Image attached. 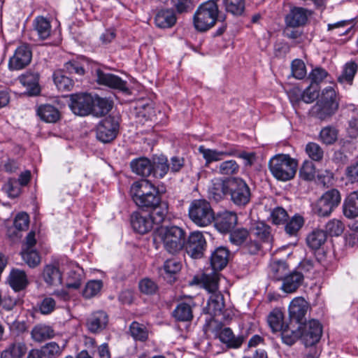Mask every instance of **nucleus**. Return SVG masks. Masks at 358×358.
Listing matches in <instances>:
<instances>
[{"label": "nucleus", "mask_w": 358, "mask_h": 358, "mask_svg": "<svg viewBox=\"0 0 358 358\" xmlns=\"http://www.w3.org/2000/svg\"><path fill=\"white\" fill-rule=\"evenodd\" d=\"M341 195L337 189L325 192L315 203L313 210L320 217H328L339 206Z\"/></svg>", "instance_id": "nucleus-8"}, {"label": "nucleus", "mask_w": 358, "mask_h": 358, "mask_svg": "<svg viewBox=\"0 0 358 358\" xmlns=\"http://www.w3.org/2000/svg\"><path fill=\"white\" fill-rule=\"evenodd\" d=\"M42 278L48 286L57 287L62 284V273L55 264H47L44 266Z\"/></svg>", "instance_id": "nucleus-21"}, {"label": "nucleus", "mask_w": 358, "mask_h": 358, "mask_svg": "<svg viewBox=\"0 0 358 358\" xmlns=\"http://www.w3.org/2000/svg\"><path fill=\"white\" fill-rule=\"evenodd\" d=\"M21 255L30 268H35L41 263V257L36 250H22Z\"/></svg>", "instance_id": "nucleus-49"}, {"label": "nucleus", "mask_w": 358, "mask_h": 358, "mask_svg": "<svg viewBox=\"0 0 358 358\" xmlns=\"http://www.w3.org/2000/svg\"><path fill=\"white\" fill-rule=\"evenodd\" d=\"M217 336L222 343L226 344L227 347L231 348H239L245 338L243 335L236 336L232 330L229 327H224L220 329Z\"/></svg>", "instance_id": "nucleus-23"}, {"label": "nucleus", "mask_w": 358, "mask_h": 358, "mask_svg": "<svg viewBox=\"0 0 358 358\" xmlns=\"http://www.w3.org/2000/svg\"><path fill=\"white\" fill-rule=\"evenodd\" d=\"M83 269L76 263L70 262L65 268V285L68 289H78L83 280Z\"/></svg>", "instance_id": "nucleus-15"}, {"label": "nucleus", "mask_w": 358, "mask_h": 358, "mask_svg": "<svg viewBox=\"0 0 358 358\" xmlns=\"http://www.w3.org/2000/svg\"><path fill=\"white\" fill-rule=\"evenodd\" d=\"M182 268L181 263L176 259H170L166 260L163 266V270L166 273V278H171L173 275L178 273Z\"/></svg>", "instance_id": "nucleus-57"}, {"label": "nucleus", "mask_w": 358, "mask_h": 358, "mask_svg": "<svg viewBox=\"0 0 358 358\" xmlns=\"http://www.w3.org/2000/svg\"><path fill=\"white\" fill-rule=\"evenodd\" d=\"M108 323V315L104 311L99 310L91 314L87 318L86 325L90 332L96 334L106 329Z\"/></svg>", "instance_id": "nucleus-19"}, {"label": "nucleus", "mask_w": 358, "mask_h": 358, "mask_svg": "<svg viewBox=\"0 0 358 358\" xmlns=\"http://www.w3.org/2000/svg\"><path fill=\"white\" fill-rule=\"evenodd\" d=\"M320 140L324 144H333L338 138V131L333 127H326L320 133Z\"/></svg>", "instance_id": "nucleus-52"}, {"label": "nucleus", "mask_w": 358, "mask_h": 358, "mask_svg": "<svg viewBox=\"0 0 358 358\" xmlns=\"http://www.w3.org/2000/svg\"><path fill=\"white\" fill-rule=\"evenodd\" d=\"M288 217L287 211L281 208L277 207L272 210L270 215V219L274 224H284Z\"/></svg>", "instance_id": "nucleus-61"}, {"label": "nucleus", "mask_w": 358, "mask_h": 358, "mask_svg": "<svg viewBox=\"0 0 358 358\" xmlns=\"http://www.w3.org/2000/svg\"><path fill=\"white\" fill-rule=\"evenodd\" d=\"M152 208V211L148 213L150 217L153 221L155 226L158 227L160 225L168 213V205L166 203L159 202L155 206L149 207Z\"/></svg>", "instance_id": "nucleus-40"}, {"label": "nucleus", "mask_w": 358, "mask_h": 358, "mask_svg": "<svg viewBox=\"0 0 358 358\" xmlns=\"http://www.w3.org/2000/svg\"><path fill=\"white\" fill-rule=\"evenodd\" d=\"M118 127V123L114 118L106 117L98 124L96 137L104 143H109L116 137Z\"/></svg>", "instance_id": "nucleus-13"}, {"label": "nucleus", "mask_w": 358, "mask_h": 358, "mask_svg": "<svg viewBox=\"0 0 358 358\" xmlns=\"http://www.w3.org/2000/svg\"><path fill=\"white\" fill-rule=\"evenodd\" d=\"M218 15L217 3L213 1L203 3L194 15V26L199 31H205L214 26Z\"/></svg>", "instance_id": "nucleus-6"}, {"label": "nucleus", "mask_w": 358, "mask_h": 358, "mask_svg": "<svg viewBox=\"0 0 358 358\" xmlns=\"http://www.w3.org/2000/svg\"><path fill=\"white\" fill-rule=\"evenodd\" d=\"M206 241L203 234L200 231H194L189 236L185 246L187 253L194 259L201 258L203 254Z\"/></svg>", "instance_id": "nucleus-14"}, {"label": "nucleus", "mask_w": 358, "mask_h": 358, "mask_svg": "<svg viewBox=\"0 0 358 358\" xmlns=\"http://www.w3.org/2000/svg\"><path fill=\"white\" fill-rule=\"evenodd\" d=\"M299 175L305 180H312L315 175V167L313 163L306 160L300 169Z\"/></svg>", "instance_id": "nucleus-59"}, {"label": "nucleus", "mask_w": 358, "mask_h": 358, "mask_svg": "<svg viewBox=\"0 0 358 358\" xmlns=\"http://www.w3.org/2000/svg\"><path fill=\"white\" fill-rule=\"evenodd\" d=\"M301 338L306 346L317 343L322 336V329L320 323L315 320L307 323L301 322Z\"/></svg>", "instance_id": "nucleus-11"}, {"label": "nucleus", "mask_w": 358, "mask_h": 358, "mask_svg": "<svg viewBox=\"0 0 358 358\" xmlns=\"http://www.w3.org/2000/svg\"><path fill=\"white\" fill-rule=\"evenodd\" d=\"M192 284L200 285L211 293L206 307L207 311L214 316L220 315L224 307V303L223 296L220 293H217L218 289L217 274L215 273H203L201 276H195Z\"/></svg>", "instance_id": "nucleus-1"}, {"label": "nucleus", "mask_w": 358, "mask_h": 358, "mask_svg": "<svg viewBox=\"0 0 358 358\" xmlns=\"http://www.w3.org/2000/svg\"><path fill=\"white\" fill-rule=\"evenodd\" d=\"M303 224V217L299 215H295L287 223L285 231L289 235H295Z\"/></svg>", "instance_id": "nucleus-54"}, {"label": "nucleus", "mask_w": 358, "mask_h": 358, "mask_svg": "<svg viewBox=\"0 0 358 358\" xmlns=\"http://www.w3.org/2000/svg\"><path fill=\"white\" fill-rule=\"evenodd\" d=\"M268 323L273 332L280 331L285 325L283 324V314L278 310H273L268 316Z\"/></svg>", "instance_id": "nucleus-46"}, {"label": "nucleus", "mask_w": 358, "mask_h": 358, "mask_svg": "<svg viewBox=\"0 0 358 358\" xmlns=\"http://www.w3.org/2000/svg\"><path fill=\"white\" fill-rule=\"evenodd\" d=\"M155 238L163 243V246L167 252L174 254L183 248L185 241V232L182 228L177 226L162 227L158 229Z\"/></svg>", "instance_id": "nucleus-3"}, {"label": "nucleus", "mask_w": 358, "mask_h": 358, "mask_svg": "<svg viewBox=\"0 0 358 358\" xmlns=\"http://www.w3.org/2000/svg\"><path fill=\"white\" fill-rule=\"evenodd\" d=\"M133 229L141 234H146L155 227L148 213L134 212L131 216Z\"/></svg>", "instance_id": "nucleus-18"}, {"label": "nucleus", "mask_w": 358, "mask_h": 358, "mask_svg": "<svg viewBox=\"0 0 358 358\" xmlns=\"http://www.w3.org/2000/svg\"><path fill=\"white\" fill-rule=\"evenodd\" d=\"M229 180L224 181L220 179H215L209 188L210 196L215 201H220L229 192Z\"/></svg>", "instance_id": "nucleus-30"}, {"label": "nucleus", "mask_w": 358, "mask_h": 358, "mask_svg": "<svg viewBox=\"0 0 358 358\" xmlns=\"http://www.w3.org/2000/svg\"><path fill=\"white\" fill-rule=\"evenodd\" d=\"M102 286L103 283L101 280H90L89 282H87L83 289V296L90 299L96 296L101 291Z\"/></svg>", "instance_id": "nucleus-53"}, {"label": "nucleus", "mask_w": 358, "mask_h": 358, "mask_svg": "<svg viewBox=\"0 0 358 358\" xmlns=\"http://www.w3.org/2000/svg\"><path fill=\"white\" fill-rule=\"evenodd\" d=\"M130 193L134 203L141 208L155 206L161 201L158 189L148 180L134 182Z\"/></svg>", "instance_id": "nucleus-2"}, {"label": "nucleus", "mask_w": 358, "mask_h": 358, "mask_svg": "<svg viewBox=\"0 0 358 358\" xmlns=\"http://www.w3.org/2000/svg\"><path fill=\"white\" fill-rule=\"evenodd\" d=\"M248 231L245 229H238L231 232L230 241L236 245H240L245 241L248 236Z\"/></svg>", "instance_id": "nucleus-64"}, {"label": "nucleus", "mask_w": 358, "mask_h": 358, "mask_svg": "<svg viewBox=\"0 0 358 358\" xmlns=\"http://www.w3.org/2000/svg\"><path fill=\"white\" fill-rule=\"evenodd\" d=\"M111 108L112 104L108 99L98 96H93V106L91 114L94 116L100 117L105 115Z\"/></svg>", "instance_id": "nucleus-37"}, {"label": "nucleus", "mask_w": 358, "mask_h": 358, "mask_svg": "<svg viewBox=\"0 0 358 358\" xmlns=\"http://www.w3.org/2000/svg\"><path fill=\"white\" fill-rule=\"evenodd\" d=\"M218 172L222 175L236 174L239 171V166L234 160H227L217 166Z\"/></svg>", "instance_id": "nucleus-56"}, {"label": "nucleus", "mask_w": 358, "mask_h": 358, "mask_svg": "<svg viewBox=\"0 0 358 358\" xmlns=\"http://www.w3.org/2000/svg\"><path fill=\"white\" fill-rule=\"evenodd\" d=\"M93 106V96L87 94H75L71 95L69 107L77 115L85 116L91 114Z\"/></svg>", "instance_id": "nucleus-10"}, {"label": "nucleus", "mask_w": 358, "mask_h": 358, "mask_svg": "<svg viewBox=\"0 0 358 358\" xmlns=\"http://www.w3.org/2000/svg\"><path fill=\"white\" fill-rule=\"evenodd\" d=\"M31 58L30 46L22 44L15 49L13 55L9 59L8 68L10 70H21L29 64Z\"/></svg>", "instance_id": "nucleus-12"}, {"label": "nucleus", "mask_w": 358, "mask_h": 358, "mask_svg": "<svg viewBox=\"0 0 358 358\" xmlns=\"http://www.w3.org/2000/svg\"><path fill=\"white\" fill-rule=\"evenodd\" d=\"M229 259V250L224 247L216 248L210 256V264L213 271L210 273H215V271L222 270L224 268ZM218 275V273H217Z\"/></svg>", "instance_id": "nucleus-25"}, {"label": "nucleus", "mask_w": 358, "mask_h": 358, "mask_svg": "<svg viewBox=\"0 0 358 358\" xmlns=\"http://www.w3.org/2000/svg\"><path fill=\"white\" fill-rule=\"evenodd\" d=\"M37 114L46 122H55L59 118L58 110L50 104L41 106L37 109Z\"/></svg>", "instance_id": "nucleus-39"}, {"label": "nucleus", "mask_w": 358, "mask_h": 358, "mask_svg": "<svg viewBox=\"0 0 358 358\" xmlns=\"http://www.w3.org/2000/svg\"><path fill=\"white\" fill-rule=\"evenodd\" d=\"M155 22L158 27L166 29L175 24L176 17L173 10H162L157 13Z\"/></svg>", "instance_id": "nucleus-33"}, {"label": "nucleus", "mask_w": 358, "mask_h": 358, "mask_svg": "<svg viewBox=\"0 0 358 358\" xmlns=\"http://www.w3.org/2000/svg\"><path fill=\"white\" fill-rule=\"evenodd\" d=\"M226 10L233 15H241L244 10V0H222Z\"/></svg>", "instance_id": "nucleus-55"}, {"label": "nucleus", "mask_w": 358, "mask_h": 358, "mask_svg": "<svg viewBox=\"0 0 358 358\" xmlns=\"http://www.w3.org/2000/svg\"><path fill=\"white\" fill-rule=\"evenodd\" d=\"M2 190L7 194L9 197H17L20 193V189L17 185V181L13 178H9L2 186Z\"/></svg>", "instance_id": "nucleus-62"}, {"label": "nucleus", "mask_w": 358, "mask_h": 358, "mask_svg": "<svg viewBox=\"0 0 358 358\" xmlns=\"http://www.w3.org/2000/svg\"><path fill=\"white\" fill-rule=\"evenodd\" d=\"M303 280V275L298 271H293L282 280L281 289L286 293H293L299 287Z\"/></svg>", "instance_id": "nucleus-24"}, {"label": "nucleus", "mask_w": 358, "mask_h": 358, "mask_svg": "<svg viewBox=\"0 0 358 358\" xmlns=\"http://www.w3.org/2000/svg\"><path fill=\"white\" fill-rule=\"evenodd\" d=\"M357 71V65L350 62L346 63L343 67L341 75L338 78V81L341 84L352 85L353 78Z\"/></svg>", "instance_id": "nucleus-43"}, {"label": "nucleus", "mask_w": 358, "mask_h": 358, "mask_svg": "<svg viewBox=\"0 0 358 358\" xmlns=\"http://www.w3.org/2000/svg\"><path fill=\"white\" fill-rule=\"evenodd\" d=\"M307 9L301 7H294L285 17V22L287 26L290 27H298L303 25L309 15Z\"/></svg>", "instance_id": "nucleus-22"}, {"label": "nucleus", "mask_w": 358, "mask_h": 358, "mask_svg": "<svg viewBox=\"0 0 358 358\" xmlns=\"http://www.w3.org/2000/svg\"><path fill=\"white\" fill-rule=\"evenodd\" d=\"M8 281L15 291L24 289L29 282L25 272L17 268L10 271Z\"/></svg>", "instance_id": "nucleus-29"}, {"label": "nucleus", "mask_w": 358, "mask_h": 358, "mask_svg": "<svg viewBox=\"0 0 358 358\" xmlns=\"http://www.w3.org/2000/svg\"><path fill=\"white\" fill-rule=\"evenodd\" d=\"M325 229L326 234L328 233L330 236H338L343 233L344 225L341 220L332 219L327 223Z\"/></svg>", "instance_id": "nucleus-58"}, {"label": "nucleus", "mask_w": 358, "mask_h": 358, "mask_svg": "<svg viewBox=\"0 0 358 358\" xmlns=\"http://www.w3.org/2000/svg\"><path fill=\"white\" fill-rule=\"evenodd\" d=\"M338 108V101L336 91L333 87L329 86L322 91L314 108L317 116L324 120L333 115Z\"/></svg>", "instance_id": "nucleus-7"}, {"label": "nucleus", "mask_w": 358, "mask_h": 358, "mask_svg": "<svg viewBox=\"0 0 358 358\" xmlns=\"http://www.w3.org/2000/svg\"><path fill=\"white\" fill-rule=\"evenodd\" d=\"M53 80L59 90H70L73 85V80L60 71L54 73Z\"/></svg>", "instance_id": "nucleus-51"}, {"label": "nucleus", "mask_w": 358, "mask_h": 358, "mask_svg": "<svg viewBox=\"0 0 358 358\" xmlns=\"http://www.w3.org/2000/svg\"><path fill=\"white\" fill-rule=\"evenodd\" d=\"M94 76H96V82L99 85L108 86L121 91L127 90V83L115 75L106 73L99 68H97L94 71Z\"/></svg>", "instance_id": "nucleus-16"}, {"label": "nucleus", "mask_w": 358, "mask_h": 358, "mask_svg": "<svg viewBox=\"0 0 358 358\" xmlns=\"http://www.w3.org/2000/svg\"><path fill=\"white\" fill-rule=\"evenodd\" d=\"M251 234L266 243H269L272 239L270 227L264 222L255 224L251 229Z\"/></svg>", "instance_id": "nucleus-42"}, {"label": "nucleus", "mask_w": 358, "mask_h": 358, "mask_svg": "<svg viewBox=\"0 0 358 358\" xmlns=\"http://www.w3.org/2000/svg\"><path fill=\"white\" fill-rule=\"evenodd\" d=\"M27 348L23 343H14L2 352L1 358H20L26 353Z\"/></svg>", "instance_id": "nucleus-44"}, {"label": "nucleus", "mask_w": 358, "mask_h": 358, "mask_svg": "<svg viewBox=\"0 0 358 358\" xmlns=\"http://www.w3.org/2000/svg\"><path fill=\"white\" fill-rule=\"evenodd\" d=\"M327 234L322 229L313 230L306 237V243L309 248L317 250L324 244L327 241Z\"/></svg>", "instance_id": "nucleus-36"}, {"label": "nucleus", "mask_w": 358, "mask_h": 358, "mask_svg": "<svg viewBox=\"0 0 358 358\" xmlns=\"http://www.w3.org/2000/svg\"><path fill=\"white\" fill-rule=\"evenodd\" d=\"M287 265L285 262H273L270 264V275L277 280H282L287 275Z\"/></svg>", "instance_id": "nucleus-45"}, {"label": "nucleus", "mask_w": 358, "mask_h": 358, "mask_svg": "<svg viewBox=\"0 0 358 358\" xmlns=\"http://www.w3.org/2000/svg\"><path fill=\"white\" fill-rule=\"evenodd\" d=\"M195 304L192 299L188 302H181L176 308L173 315L180 321H189L193 317L192 307Z\"/></svg>", "instance_id": "nucleus-32"}, {"label": "nucleus", "mask_w": 358, "mask_h": 358, "mask_svg": "<svg viewBox=\"0 0 358 358\" xmlns=\"http://www.w3.org/2000/svg\"><path fill=\"white\" fill-rule=\"evenodd\" d=\"M152 173L157 178H164L169 170L167 158L164 155L155 157L152 162Z\"/></svg>", "instance_id": "nucleus-34"}, {"label": "nucleus", "mask_w": 358, "mask_h": 358, "mask_svg": "<svg viewBox=\"0 0 358 358\" xmlns=\"http://www.w3.org/2000/svg\"><path fill=\"white\" fill-rule=\"evenodd\" d=\"M34 31L41 39L48 38L51 33V25L50 22L44 17L39 16L34 21Z\"/></svg>", "instance_id": "nucleus-41"}, {"label": "nucleus", "mask_w": 358, "mask_h": 358, "mask_svg": "<svg viewBox=\"0 0 358 358\" xmlns=\"http://www.w3.org/2000/svg\"><path fill=\"white\" fill-rule=\"evenodd\" d=\"M215 227L221 233L229 231L237 223V215L231 211H224L215 217Z\"/></svg>", "instance_id": "nucleus-20"}, {"label": "nucleus", "mask_w": 358, "mask_h": 358, "mask_svg": "<svg viewBox=\"0 0 358 358\" xmlns=\"http://www.w3.org/2000/svg\"><path fill=\"white\" fill-rule=\"evenodd\" d=\"M199 153L202 155L206 161V164L208 165L213 162L220 161L224 157L230 155L231 154L227 152L217 151L216 150L206 148L203 145H200L198 148Z\"/></svg>", "instance_id": "nucleus-38"}, {"label": "nucleus", "mask_w": 358, "mask_h": 358, "mask_svg": "<svg viewBox=\"0 0 358 358\" xmlns=\"http://www.w3.org/2000/svg\"><path fill=\"white\" fill-rule=\"evenodd\" d=\"M19 79L20 83L26 88L29 95H36L40 92L38 73H26L21 76Z\"/></svg>", "instance_id": "nucleus-28"}, {"label": "nucleus", "mask_w": 358, "mask_h": 358, "mask_svg": "<svg viewBox=\"0 0 358 358\" xmlns=\"http://www.w3.org/2000/svg\"><path fill=\"white\" fill-rule=\"evenodd\" d=\"M269 169L278 180L287 181L295 176L297 162L288 155H277L269 161Z\"/></svg>", "instance_id": "nucleus-5"}, {"label": "nucleus", "mask_w": 358, "mask_h": 358, "mask_svg": "<svg viewBox=\"0 0 358 358\" xmlns=\"http://www.w3.org/2000/svg\"><path fill=\"white\" fill-rule=\"evenodd\" d=\"M31 338L37 342H42L46 339L54 337L53 329L45 324H38L34 326L31 331Z\"/></svg>", "instance_id": "nucleus-31"}, {"label": "nucleus", "mask_w": 358, "mask_h": 358, "mask_svg": "<svg viewBox=\"0 0 358 358\" xmlns=\"http://www.w3.org/2000/svg\"><path fill=\"white\" fill-rule=\"evenodd\" d=\"M318 91V85L311 83L309 87L303 91V101L306 103L313 102L319 97Z\"/></svg>", "instance_id": "nucleus-63"}, {"label": "nucleus", "mask_w": 358, "mask_h": 358, "mask_svg": "<svg viewBox=\"0 0 358 358\" xmlns=\"http://www.w3.org/2000/svg\"><path fill=\"white\" fill-rule=\"evenodd\" d=\"M229 193L232 202L238 206H245L250 201L251 190L245 180L240 178L229 180Z\"/></svg>", "instance_id": "nucleus-9"}, {"label": "nucleus", "mask_w": 358, "mask_h": 358, "mask_svg": "<svg viewBox=\"0 0 358 358\" xmlns=\"http://www.w3.org/2000/svg\"><path fill=\"white\" fill-rule=\"evenodd\" d=\"M291 69L293 76L296 79H303L307 74L304 62L299 59L292 61Z\"/></svg>", "instance_id": "nucleus-60"}, {"label": "nucleus", "mask_w": 358, "mask_h": 358, "mask_svg": "<svg viewBox=\"0 0 358 358\" xmlns=\"http://www.w3.org/2000/svg\"><path fill=\"white\" fill-rule=\"evenodd\" d=\"M305 151L308 156L315 162H320L323 159L324 150L316 143L310 142L307 143Z\"/></svg>", "instance_id": "nucleus-50"}, {"label": "nucleus", "mask_w": 358, "mask_h": 358, "mask_svg": "<svg viewBox=\"0 0 358 358\" xmlns=\"http://www.w3.org/2000/svg\"><path fill=\"white\" fill-rule=\"evenodd\" d=\"M308 309V303L303 298H294L289 306L290 322L301 325V323L303 322Z\"/></svg>", "instance_id": "nucleus-17"}, {"label": "nucleus", "mask_w": 358, "mask_h": 358, "mask_svg": "<svg viewBox=\"0 0 358 358\" xmlns=\"http://www.w3.org/2000/svg\"><path fill=\"white\" fill-rule=\"evenodd\" d=\"M301 324H296L291 322L289 324L285 325L280 331L282 342L287 345H293L298 338H301Z\"/></svg>", "instance_id": "nucleus-26"}, {"label": "nucleus", "mask_w": 358, "mask_h": 358, "mask_svg": "<svg viewBox=\"0 0 358 358\" xmlns=\"http://www.w3.org/2000/svg\"><path fill=\"white\" fill-rule=\"evenodd\" d=\"M86 66H87V62L85 59L72 60L65 64V68L69 73L78 76L85 74Z\"/></svg>", "instance_id": "nucleus-48"}, {"label": "nucleus", "mask_w": 358, "mask_h": 358, "mask_svg": "<svg viewBox=\"0 0 358 358\" xmlns=\"http://www.w3.org/2000/svg\"><path fill=\"white\" fill-rule=\"evenodd\" d=\"M131 336L136 341H145L148 338V330L146 327L137 322H133L130 325Z\"/></svg>", "instance_id": "nucleus-47"}, {"label": "nucleus", "mask_w": 358, "mask_h": 358, "mask_svg": "<svg viewBox=\"0 0 358 358\" xmlns=\"http://www.w3.org/2000/svg\"><path fill=\"white\" fill-rule=\"evenodd\" d=\"M190 220L199 227L210 225L215 220V212L210 203L204 199L193 200L188 208Z\"/></svg>", "instance_id": "nucleus-4"}, {"label": "nucleus", "mask_w": 358, "mask_h": 358, "mask_svg": "<svg viewBox=\"0 0 358 358\" xmlns=\"http://www.w3.org/2000/svg\"><path fill=\"white\" fill-rule=\"evenodd\" d=\"M343 211L348 218L358 217V191L352 192L345 197L343 204Z\"/></svg>", "instance_id": "nucleus-27"}, {"label": "nucleus", "mask_w": 358, "mask_h": 358, "mask_svg": "<svg viewBox=\"0 0 358 358\" xmlns=\"http://www.w3.org/2000/svg\"><path fill=\"white\" fill-rule=\"evenodd\" d=\"M130 165L132 171L139 176H148L152 173V162L148 158L134 159Z\"/></svg>", "instance_id": "nucleus-35"}]
</instances>
